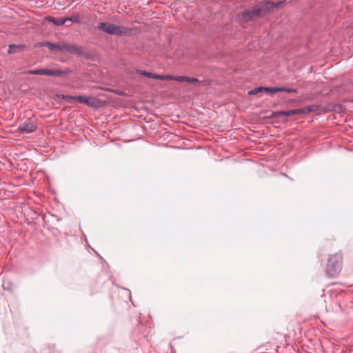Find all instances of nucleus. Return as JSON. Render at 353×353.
<instances>
[{
    "label": "nucleus",
    "mask_w": 353,
    "mask_h": 353,
    "mask_svg": "<svg viewBox=\"0 0 353 353\" xmlns=\"http://www.w3.org/2000/svg\"><path fill=\"white\" fill-rule=\"evenodd\" d=\"M154 79H160V80H171L172 79V75H161V74H154Z\"/></svg>",
    "instance_id": "16"
},
{
    "label": "nucleus",
    "mask_w": 353,
    "mask_h": 353,
    "mask_svg": "<svg viewBox=\"0 0 353 353\" xmlns=\"http://www.w3.org/2000/svg\"><path fill=\"white\" fill-rule=\"evenodd\" d=\"M280 91L279 92H284L287 93H296L297 90L294 88H284V87H279Z\"/></svg>",
    "instance_id": "17"
},
{
    "label": "nucleus",
    "mask_w": 353,
    "mask_h": 353,
    "mask_svg": "<svg viewBox=\"0 0 353 353\" xmlns=\"http://www.w3.org/2000/svg\"><path fill=\"white\" fill-rule=\"evenodd\" d=\"M186 81L190 83H194L199 82V80L196 78L187 77Z\"/></svg>",
    "instance_id": "21"
},
{
    "label": "nucleus",
    "mask_w": 353,
    "mask_h": 353,
    "mask_svg": "<svg viewBox=\"0 0 353 353\" xmlns=\"http://www.w3.org/2000/svg\"><path fill=\"white\" fill-rule=\"evenodd\" d=\"M76 96H70V95H63L62 99L66 100L67 101H77Z\"/></svg>",
    "instance_id": "20"
},
{
    "label": "nucleus",
    "mask_w": 353,
    "mask_h": 353,
    "mask_svg": "<svg viewBox=\"0 0 353 353\" xmlns=\"http://www.w3.org/2000/svg\"><path fill=\"white\" fill-rule=\"evenodd\" d=\"M264 92V87H258L256 88H254L248 92V94L250 95H255L260 92Z\"/></svg>",
    "instance_id": "15"
},
{
    "label": "nucleus",
    "mask_w": 353,
    "mask_h": 353,
    "mask_svg": "<svg viewBox=\"0 0 353 353\" xmlns=\"http://www.w3.org/2000/svg\"><path fill=\"white\" fill-rule=\"evenodd\" d=\"M342 268V254L336 253L331 255L327 259L326 272L330 277L336 276L341 272Z\"/></svg>",
    "instance_id": "3"
},
{
    "label": "nucleus",
    "mask_w": 353,
    "mask_h": 353,
    "mask_svg": "<svg viewBox=\"0 0 353 353\" xmlns=\"http://www.w3.org/2000/svg\"><path fill=\"white\" fill-rule=\"evenodd\" d=\"M46 20L50 22H52L57 26H61L65 23V18H61H61H55L52 16H48V17H46Z\"/></svg>",
    "instance_id": "10"
},
{
    "label": "nucleus",
    "mask_w": 353,
    "mask_h": 353,
    "mask_svg": "<svg viewBox=\"0 0 353 353\" xmlns=\"http://www.w3.org/2000/svg\"><path fill=\"white\" fill-rule=\"evenodd\" d=\"M37 128L34 121L28 119L23 122L18 127V130L21 133H32L34 132Z\"/></svg>",
    "instance_id": "6"
},
{
    "label": "nucleus",
    "mask_w": 353,
    "mask_h": 353,
    "mask_svg": "<svg viewBox=\"0 0 353 353\" xmlns=\"http://www.w3.org/2000/svg\"><path fill=\"white\" fill-rule=\"evenodd\" d=\"M42 46L44 47L48 48L50 50L54 51V50H58L63 52V43H53L50 42H43L42 43Z\"/></svg>",
    "instance_id": "8"
},
{
    "label": "nucleus",
    "mask_w": 353,
    "mask_h": 353,
    "mask_svg": "<svg viewBox=\"0 0 353 353\" xmlns=\"http://www.w3.org/2000/svg\"><path fill=\"white\" fill-rule=\"evenodd\" d=\"M280 91L279 87L265 88L264 87V92L275 94Z\"/></svg>",
    "instance_id": "14"
},
{
    "label": "nucleus",
    "mask_w": 353,
    "mask_h": 353,
    "mask_svg": "<svg viewBox=\"0 0 353 353\" xmlns=\"http://www.w3.org/2000/svg\"><path fill=\"white\" fill-rule=\"evenodd\" d=\"M76 101L83 104L88 105L90 106H92L93 103L90 101H93L94 99L93 98H90L83 96H76Z\"/></svg>",
    "instance_id": "11"
},
{
    "label": "nucleus",
    "mask_w": 353,
    "mask_h": 353,
    "mask_svg": "<svg viewBox=\"0 0 353 353\" xmlns=\"http://www.w3.org/2000/svg\"><path fill=\"white\" fill-rule=\"evenodd\" d=\"M283 3V2L282 1L278 2L276 6L270 1H268L265 3H261L253 8L252 10H245L241 12L239 15V18L240 20L245 22L250 21L265 14L269 10L275 6L281 7Z\"/></svg>",
    "instance_id": "1"
},
{
    "label": "nucleus",
    "mask_w": 353,
    "mask_h": 353,
    "mask_svg": "<svg viewBox=\"0 0 353 353\" xmlns=\"http://www.w3.org/2000/svg\"><path fill=\"white\" fill-rule=\"evenodd\" d=\"M139 74H141L143 76L151 78V79H154V74H155L154 73H152V72H147V71H145V70H140L139 72Z\"/></svg>",
    "instance_id": "18"
},
{
    "label": "nucleus",
    "mask_w": 353,
    "mask_h": 353,
    "mask_svg": "<svg viewBox=\"0 0 353 353\" xmlns=\"http://www.w3.org/2000/svg\"><path fill=\"white\" fill-rule=\"evenodd\" d=\"M97 28L107 34L114 36H128L132 34V29L122 26H117L110 22L98 23Z\"/></svg>",
    "instance_id": "2"
},
{
    "label": "nucleus",
    "mask_w": 353,
    "mask_h": 353,
    "mask_svg": "<svg viewBox=\"0 0 353 353\" xmlns=\"http://www.w3.org/2000/svg\"><path fill=\"white\" fill-rule=\"evenodd\" d=\"M26 48V46L23 44L16 45V44H10L8 46V53L11 54H17L20 52H22Z\"/></svg>",
    "instance_id": "9"
},
{
    "label": "nucleus",
    "mask_w": 353,
    "mask_h": 353,
    "mask_svg": "<svg viewBox=\"0 0 353 353\" xmlns=\"http://www.w3.org/2000/svg\"><path fill=\"white\" fill-rule=\"evenodd\" d=\"M65 23L68 21H70L71 23H80V19L79 14H74L69 17L65 18Z\"/></svg>",
    "instance_id": "13"
},
{
    "label": "nucleus",
    "mask_w": 353,
    "mask_h": 353,
    "mask_svg": "<svg viewBox=\"0 0 353 353\" xmlns=\"http://www.w3.org/2000/svg\"><path fill=\"white\" fill-rule=\"evenodd\" d=\"M319 105H312L303 107L301 109V113L302 114H307L310 112H315L319 110Z\"/></svg>",
    "instance_id": "12"
},
{
    "label": "nucleus",
    "mask_w": 353,
    "mask_h": 353,
    "mask_svg": "<svg viewBox=\"0 0 353 353\" xmlns=\"http://www.w3.org/2000/svg\"><path fill=\"white\" fill-rule=\"evenodd\" d=\"M70 70H62L61 69H37L31 70L28 72L29 74L32 75H47L52 77H61L70 73Z\"/></svg>",
    "instance_id": "4"
},
{
    "label": "nucleus",
    "mask_w": 353,
    "mask_h": 353,
    "mask_svg": "<svg viewBox=\"0 0 353 353\" xmlns=\"http://www.w3.org/2000/svg\"><path fill=\"white\" fill-rule=\"evenodd\" d=\"M295 114H302L301 113V109H294V110H290L286 111H276L273 112L272 116L274 117H278L280 116H286L290 117Z\"/></svg>",
    "instance_id": "7"
},
{
    "label": "nucleus",
    "mask_w": 353,
    "mask_h": 353,
    "mask_svg": "<svg viewBox=\"0 0 353 353\" xmlns=\"http://www.w3.org/2000/svg\"><path fill=\"white\" fill-rule=\"evenodd\" d=\"M63 52H68L70 54H77L83 57H85L88 54L84 48L72 43H63Z\"/></svg>",
    "instance_id": "5"
},
{
    "label": "nucleus",
    "mask_w": 353,
    "mask_h": 353,
    "mask_svg": "<svg viewBox=\"0 0 353 353\" xmlns=\"http://www.w3.org/2000/svg\"><path fill=\"white\" fill-rule=\"evenodd\" d=\"M172 79L171 80H174L178 82H183L186 81L187 77L185 76H172Z\"/></svg>",
    "instance_id": "19"
}]
</instances>
